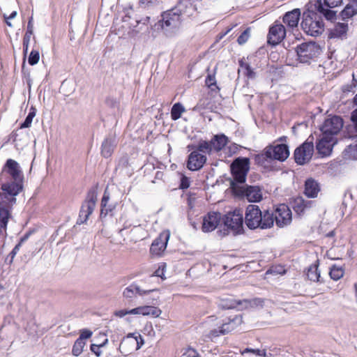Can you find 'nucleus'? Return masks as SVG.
<instances>
[{"mask_svg": "<svg viewBox=\"0 0 357 357\" xmlns=\"http://www.w3.org/2000/svg\"><path fill=\"white\" fill-rule=\"evenodd\" d=\"M250 28L246 29L238 38L237 42L239 45L245 44L250 38Z\"/></svg>", "mask_w": 357, "mask_h": 357, "instance_id": "obj_43", "label": "nucleus"}, {"mask_svg": "<svg viewBox=\"0 0 357 357\" xmlns=\"http://www.w3.org/2000/svg\"><path fill=\"white\" fill-rule=\"evenodd\" d=\"M312 201L305 200L299 197L294 199L293 208L298 215L303 213L306 209L310 208L312 205Z\"/></svg>", "mask_w": 357, "mask_h": 357, "instance_id": "obj_28", "label": "nucleus"}, {"mask_svg": "<svg viewBox=\"0 0 357 357\" xmlns=\"http://www.w3.org/2000/svg\"><path fill=\"white\" fill-rule=\"evenodd\" d=\"M36 109L34 107H31L24 121L21 124L20 128H26L30 127L31 125L33 119L36 116Z\"/></svg>", "mask_w": 357, "mask_h": 357, "instance_id": "obj_38", "label": "nucleus"}, {"mask_svg": "<svg viewBox=\"0 0 357 357\" xmlns=\"http://www.w3.org/2000/svg\"><path fill=\"white\" fill-rule=\"evenodd\" d=\"M5 22H6V24H7L8 26H10V27H12V26H13V25H12V24H11V22H10V20H5Z\"/></svg>", "mask_w": 357, "mask_h": 357, "instance_id": "obj_57", "label": "nucleus"}, {"mask_svg": "<svg viewBox=\"0 0 357 357\" xmlns=\"http://www.w3.org/2000/svg\"><path fill=\"white\" fill-rule=\"evenodd\" d=\"M307 276L308 279L313 282H319L320 278V272L318 270V264L311 265L307 271Z\"/></svg>", "mask_w": 357, "mask_h": 357, "instance_id": "obj_35", "label": "nucleus"}, {"mask_svg": "<svg viewBox=\"0 0 357 357\" xmlns=\"http://www.w3.org/2000/svg\"><path fill=\"white\" fill-rule=\"evenodd\" d=\"M21 247V243H19L17 244L15 248L13 249V250L10 252V255L11 257L10 262L12 261L13 259L15 257L17 252L19 251L20 248Z\"/></svg>", "mask_w": 357, "mask_h": 357, "instance_id": "obj_52", "label": "nucleus"}, {"mask_svg": "<svg viewBox=\"0 0 357 357\" xmlns=\"http://www.w3.org/2000/svg\"><path fill=\"white\" fill-rule=\"evenodd\" d=\"M348 3L357 6V0H349Z\"/></svg>", "mask_w": 357, "mask_h": 357, "instance_id": "obj_56", "label": "nucleus"}, {"mask_svg": "<svg viewBox=\"0 0 357 357\" xmlns=\"http://www.w3.org/2000/svg\"><path fill=\"white\" fill-rule=\"evenodd\" d=\"M97 202V192L95 190H90L84 202H83L80 211L79 218L77 220L78 224H83L86 222L89 216L93 212Z\"/></svg>", "mask_w": 357, "mask_h": 357, "instance_id": "obj_9", "label": "nucleus"}, {"mask_svg": "<svg viewBox=\"0 0 357 357\" xmlns=\"http://www.w3.org/2000/svg\"><path fill=\"white\" fill-rule=\"evenodd\" d=\"M242 322V317L236 315L232 319H229L228 321L222 323L221 326L218 327V329L215 328L211 330L207 336L209 339L212 340L213 337H218L220 335H225L234 330L238 326L241 325Z\"/></svg>", "mask_w": 357, "mask_h": 357, "instance_id": "obj_14", "label": "nucleus"}, {"mask_svg": "<svg viewBox=\"0 0 357 357\" xmlns=\"http://www.w3.org/2000/svg\"><path fill=\"white\" fill-rule=\"evenodd\" d=\"M221 220V214L218 212H209L203 218L202 231L210 232L216 229Z\"/></svg>", "mask_w": 357, "mask_h": 357, "instance_id": "obj_21", "label": "nucleus"}, {"mask_svg": "<svg viewBox=\"0 0 357 357\" xmlns=\"http://www.w3.org/2000/svg\"><path fill=\"white\" fill-rule=\"evenodd\" d=\"M298 59L301 63H309L320 53V48L315 43H303L296 47Z\"/></svg>", "mask_w": 357, "mask_h": 357, "instance_id": "obj_8", "label": "nucleus"}, {"mask_svg": "<svg viewBox=\"0 0 357 357\" xmlns=\"http://www.w3.org/2000/svg\"><path fill=\"white\" fill-rule=\"evenodd\" d=\"M211 142L206 141V140H201L199 142L196 150L199 152L200 153H205V154H211L213 152L212 146H211Z\"/></svg>", "mask_w": 357, "mask_h": 357, "instance_id": "obj_34", "label": "nucleus"}, {"mask_svg": "<svg viewBox=\"0 0 357 357\" xmlns=\"http://www.w3.org/2000/svg\"><path fill=\"white\" fill-rule=\"evenodd\" d=\"M230 167L233 177L231 188L232 189V184L243 185L249 171L250 160L248 158H238L233 161Z\"/></svg>", "mask_w": 357, "mask_h": 357, "instance_id": "obj_5", "label": "nucleus"}, {"mask_svg": "<svg viewBox=\"0 0 357 357\" xmlns=\"http://www.w3.org/2000/svg\"><path fill=\"white\" fill-rule=\"evenodd\" d=\"M31 35L32 34H29V33H26L24 36V38H23V49H24V54H26V53H27Z\"/></svg>", "mask_w": 357, "mask_h": 357, "instance_id": "obj_45", "label": "nucleus"}, {"mask_svg": "<svg viewBox=\"0 0 357 357\" xmlns=\"http://www.w3.org/2000/svg\"><path fill=\"white\" fill-rule=\"evenodd\" d=\"M132 312V310H120L116 312H115V315L119 317H123L124 316L127 314H134Z\"/></svg>", "mask_w": 357, "mask_h": 357, "instance_id": "obj_49", "label": "nucleus"}, {"mask_svg": "<svg viewBox=\"0 0 357 357\" xmlns=\"http://www.w3.org/2000/svg\"><path fill=\"white\" fill-rule=\"evenodd\" d=\"M170 234L168 231L161 232L152 243L150 252L153 255L160 256L166 249Z\"/></svg>", "mask_w": 357, "mask_h": 357, "instance_id": "obj_19", "label": "nucleus"}, {"mask_svg": "<svg viewBox=\"0 0 357 357\" xmlns=\"http://www.w3.org/2000/svg\"><path fill=\"white\" fill-rule=\"evenodd\" d=\"M185 112V108L180 102L175 103L171 110V117L176 121L181 118L182 113Z\"/></svg>", "mask_w": 357, "mask_h": 357, "instance_id": "obj_36", "label": "nucleus"}, {"mask_svg": "<svg viewBox=\"0 0 357 357\" xmlns=\"http://www.w3.org/2000/svg\"><path fill=\"white\" fill-rule=\"evenodd\" d=\"M199 0H181L178 4L172 8L183 20L185 17L193 15L197 11V6Z\"/></svg>", "mask_w": 357, "mask_h": 357, "instance_id": "obj_16", "label": "nucleus"}, {"mask_svg": "<svg viewBox=\"0 0 357 357\" xmlns=\"http://www.w3.org/2000/svg\"><path fill=\"white\" fill-rule=\"evenodd\" d=\"M27 238H28V236H24V238H22L21 239V241H20V243H22L24 241H25Z\"/></svg>", "mask_w": 357, "mask_h": 357, "instance_id": "obj_61", "label": "nucleus"}, {"mask_svg": "<svg viewBox=\"0 0 357 357\" xmlns=\"http://www.w3.org/2000/svg\"><path fill=\"white\" fill-rule=\"evenodd\" d=\"M154 275H155V276L162 278V275H163V269H160V268H158V269L155 271Z\"/></svg>", "mask_w": 357, "mask_h": 357, "instance_id": "obj_55", "label": "nucleus"}, {"mask_svg": "<svg viewBox=\"0 0 357 357\" xmlns=\"http://www.w3.org/2000/svg\"><path fill=\"white\" fill-rule=\"evenodd\" d=\"M301 16V11L298 8L287 12L283 17V22L289 28H294L298 26Z\"/></svg>", "mask_w": 357, "mask_h": 357, "instance_id": "obj_23", "label": "nucleus"}, {"mask_svg": "<svg viewBox=\"0 0 357 357\" xmlns=\"http://www.w3.org/2000/svg\"><path fill=\"white\" fill-rule=\"evenodd\" d=\"M354 102L357 105V94L354 98Z\"/></svg>", "mask_w": 357, "mask_h": 357, "instance_id": "obj_60", "label": "nucleus"}, {"mask_svg": "<svg viewBox=\"0 0 357 357\" xmlns=\"http://www.w3.org/2000/svg\"><path fill=\"white\" fill-rule=\"evenodd\" d=\"M85 345V342L81 340V339H77L73 347V354L77 356H79L83 351V348Z\"/></svg>", "mask_w": 357, "mask_h": 357, "instance_id": "obj_40", "label": "nucleus"}, {"mask_svg": "<svg viewBox=\"0 0 357 357\" xmlns=\"http://www.w3.org/2000/svg\"><path fill=\"white\" fill-rule=\"evenodd\" d=\"M343 0H314V8L322 14L328 20H333L336 17V12L331 10L342 4Z\"/></svg>", "mask_w": 357, "mask_h": 357, "instance_id": "obj_10", "label": "nucleus"}, {"mask_svg": "<svg viewBox=\"0 0 357 357\" xmlns=\"http://www.w3.org/2000/svg\"><path fill=\"white\" fill-rule=\"evenodd\" d=\"M153 0H141L142 3H148L151 2Z\"/></svg>", "mask_w": 357, "mask_h": 357, "instance_id": "obj_58", "label": "nucleus"}, {"mask_svg": "<svg viewBox=\"0 0 357 357\" xmlns=\"http://www.w3.org/2000/svg\"><path fill=\"white\" fill-rule=\"evenodd\" d=\"M229 31V30H228L226 33H225L224 35H227V33Z\"/></svg>", "mask_w": 357, "mask_h": 357, "instance_id": "obj_64", "label": "nucleus"}, {"mask_svg": "<svg viewBox=\"0 0 357 357\" xmlns=\"http://www.w3.org/2000/svg\"><path fill=\"white\" fill-rule=\"evenodd\" d=\"M301 27L307 35L318 36L324 31V22L317 13L308 10L303 15Z\"/></svg>", "mask_w": 357, "mask_h": 357, "instance_id": "obj_4", "label": "nucleus"}, {"mask_svg": "<svg viewBox=\"0 0 357 357\" xmlns=\"http://www.w3.org/2000/svg\"><path fill=\"white\" fill-rule=\"evenodd\" d=\"M182 21L179 14L171 9L162 13V19L155 24V27L160 29L167 37H172L178 31Z\"/></svg>", "mask_w": 357, "mask_h": 357, "instance_id": "obj_3", "label": "nucleus"}, {"mask_svg": "<svg viewBox=\"0 0 357 357\" xmlns=\"http://www.w3.org/2000/svg\"><path fill=\"white\" fill-rule=\"evenodd\" d=\"M329 275L331 279L334 280H338L340 279L344 275V270L338 266H333L329 272Z\"/></svg>", "mask_w": 357, "mask_h": 357, "instance_id": "obj_39", "label": "nucleus"}, {"mask_svg": "<svg viewBox=\"0 0 357 357\" xmlns=\"http://www.w3.org/2000/svg\"><path fill=\"white\" fill-rule=\"evenodd\" d=\"M231 307H234V305H231L228 306V308H231Z\"/></svg>", "mask_w": 357, "mask_h": 357, "instance_id": "obj_63", "label": "nucleus"}, {"mask_svg": "<svg viewBox=\"0 0 357 357\" xmlns=\"http://www.w3.org/2000/svg\"><path fill=\"white\" fill-rule=\"evenodd\" d=\"M107 342V340H105V342L102 344H100V345H97V344H91V351L97 356H100V354H101V351H100V347H103L104 344Z\"/></svg>", "mask_w": 357, "mask_h": 357, "instance_id": "obj_46", "label": "nucleus"}, {"mask_svg": "<svg viewBox=\"0 0 357 357\" xmlns=\"http://www.w3.org/2000/svg\"><path fill=\"white\" fill-rule=\"evenodd\" d=\"M110 199L109 193L108 190L106 189L104 192L102 200H101V210H100V217H105L107 214L111 213L114 208V206L108 204L109 200Z\"/></svg>", "mask_w": 357, "mask_h": 357, "instance_id": "obj_29", "label": "nucleus"}, {"mask_svg": "<svg viewBox=\"0 0 357 357\" xmlns=\"http://www.w3.org/2000/svg\"><path fill=\"white\" fill-rule=\"evenodd\" d=\"M337 142L336 137H329L321 135L316 145L317 153L321 157L330 155L332 152L333 147L335 144H337Z\"/></svg>", "mask_w": 357, "mask_h": 357, "instance_id": "obj_18", "label": "nucleus"}, {"mask_svg": "<svg viewBox=\"0 0 357 357\" xmlns=\"http://www.w3.org/2000/svg\"><path fill=\"white\" fill-rule=\"evenodd\" d=\"M206 84L208 88H210L212 91H214L215 89H219L217 84H216V79L215 75H208V76L206 78Z\"/></svg>", "mask_w": 357, "mask_h": 357, "instance_id": "obj_41", "label": "nucleus"}, {"mask_svg": "<svg viewBox=\"0 0 357 357\" xmlns=\"http://www.w3.org/2000/svg\"><path fill=\"white\" fill-rule=\"evenodd\" d=\"M23 178L20 165L8 159L0 173V233L6 229L10 210L16 202L15 196L22 190Z\"/></svg>", "mask_w": 357, "mask_h": 357, "instance_id": "obj_1", "label": "nucleus"}, {"mask_svg": "<svg viewBox=\"0 0 357 357\" xmlns=\"http://www.w3.org/2000/svg\"><path fill=\"white\" fill-rule=\"evenodd\" d=\"M289 155L288 146L286 144H278L276 146H267L264 153L258 155V161L261 159L285 160Z\"/></svg>", "mask_w": 357, "mask_h": 357, "instance_id": "obj_7", "label": "nucleus"}, {"mask_svg": "<svg viewBox=\"0 0 357 357\" xmlns=\"http://www.w3.org/2000/svg\"><path fill=\"white\" fill-rule=\"evenodd\" d=\"M357 15V6L347 3L341 11L340 16L342 20L350 19Z\"/></svg>", "mask_w": 357, "mask_h": 357, "instance_id": "obj_32", "label": "nucleus"}, {"mask_svg": "<svg viewBox=\"0 0 357 357\" xmlns=\"http://www.w3.org/2000/svg\"><path fill=\"white\" fill-rule=\"evenodd\" d=\"M131 312L134 314L151 315L153 317H158L161 314L162 311L157 307L146 305L132 309Z\"/></svg>", "mask_w": 357, "mask_h": 357, "instance_id": "obj_25", "label": "nucleus"}, {"mask_svg": "<svg viewBox=\"0 0 357 357\" xmlns=\"http://www.w3.org/2000/svg\"><path fill=\"white\" fill-rule=\"evenodd\" d=\"M92 335V332L89 330H82L81 334L78 339H81V340L84 341L85 340L89 338Z\"/></svg>", "mask_w": 357, "mask_h": 357, "instance_id": "obj_48", "label": "nucleus"}, {"mask_svg": "<svg viewBox=\"0 0 357 357\" xmlns=\"http://www.w3.org/2000/svg\"><path fill=\"white\" fill-rule=\"evenodd\" d=\"M116 146L114 138H107L102 144L101 153L103 157L109 158L111 156Z\"/></svg>", "mask_w": 357, "mask_h": 357, "instance_id": "obj_31", "label": "nucleus"}, {"mask_svg": "<svg viewBox=\"0 0 357 357\" xmlns=\"http://www.w3.org/2000/svg\"><path fill=\"white\" fill-rule=\"evenodd\" d=\"M190 186V180L185 176H182L181 178L180 188L187 189Z\"/></svg>", "mask_w": 357, "mask_h": 357, "instance_id": "obj_47", "label": "nucleus"}, {"mask_svg": "<svg viewBox=\"0 0 357 357\" xmlns=\"http://www.w3.org/2000/svg\"><path fill=\"white\" fill-rule=\"evenodd\" d=\"M314 153L313 138L309 137L305 142L294 151V159L297 164L304 165L310 161Z\"/></svg>", "mask_w": 357, "mask_h": 357, "instance_id": "obj_12", "label": "nucleus"}, {"mask_svg": "<svg viewBox=\"0 0 357 357\" xmlns=\"http://www.w3.org/2000/svg\"><path fill=\"white\" fill-rule=\"evenodd\" d=\"M116 104V101H113L112 103L111 104V105L112 107H114Z\"/></svg>", "mask_w": 357, "mask_h": 357, "instance_id": "obj_62", "label": "nucleus"}, {"mask_svg": "<svg viewBox=\"0 0 357 357\" xmlns=\"http://www.w3.org/2000/svg\"><path fill=\"white\" fill-rule=\"evenodd\" d=\"M343 154L345 159L357 160V143L354 145H349L344 150Z\"/></svg>", "mask_w": 357, "mask_h": 357, "instance_id": "obj_37", "label": "nucleus"}, {"mask_svg": "<svg viewBox=\"0 0 357 357\" xmlns=\"http://www.w3.org/2000/svg\"><path fill=\"white\" fill-rule=\"evenodd\" d=\"M206 162V155L195 150L188 155L187 167L191 171H197L200 169Z\"/></svg>", "mask_w": 357, "mask_h": 357, "instance_id": "obj_22", "label": "nucleus"}, {"mask_svg": "<svg viewBox=\"0 0 357 357\" xmlns=\"http://www.w3.org/2000/svg\"><path fill=\"white\" fill-rule=\"evenodd\" d=\"M143 344L144 340L141 335L129 334L121 340L119 350L123 354L128 355L133 351L139 349Z\"/></svg>", "mask_w": 357, "mask_h": 357, "instance_id": "obj_13", "label": "nucleus"}, {"mask_svg": "<svg viewBox=\"0 0 357 357\" xmlns=\"http://www.w3.org/2000/svg\"><path fill=\"white\" fill-rule=\"evenodd\" d=\"M274 222L278 227H284L289 225L292 220L291 211L285 204L279 205L273 213Z\"/></svg>", "mask_w": 357, "mask_h": 357, "instance_id": "obj_17", "label": "nucleus"}, {"mask_svg": "<svg viewBox=\"0 0 357 357\" xmlns=\"http://www.w3.org/2000/svg\"><path fill=\"white\" fill-rule=\"evenodd\" d=\"M348 31V24L339 22L336 24L331 31V38H343Z\"/></svg>", "mask_w": 357, "mask_h": 357, "instance_id": "obj_30", "label": "nucleus"}, {"mask_svg": "<svg viewBox=\"0 0 357 357\" xmlns=\"http://www.w3.org/2000/svg\"><path fill=\"white\" fill-rule=\"evenodd\" d=\"M40 59V53L38 50H33L29 56L28 62L30 65L33 66L38 63Z\"/></svg>", "mask_w": 357, "mask_h": 357, "instance_id": "obj_42", "label": "nucleus"}, {"mask_svg": "<svg viewBox=\"0 0 357 357\" xmlns=\"http://www.w3.org/2000/svg\"><path fill=\"white\" fill-rule=\"evenodd\" d=\"M319 190V185L315 180L309 178L305 181L304 192L307 197H316Z\"/></svg>", "mask_w": 357, "mask_h": 357, "instance_id": "obj_26", "label": "nucleus"}, {"mask_svg": "<svg viewBox=\"0 0 357 357\" xmlns=\"http://www.w3.org/2000/svg\"><path fill=\"white\" fill-rule=\"evenodd\" d=\"M232 192L235 196L245 197L249 202H258L262 199V193L259 186H246L232 184Z\"/></svg>", "mask_w": 357, "mask_h": 357, "instance_id": "obj_6", "label": "nucleus"}, {"mask_svg": "<svg viewBox=\"0 0 357 357\" xmlns=\"http://www.w3.org/2000/svg\"><path fill=\"white\" fill-rule=\"evenodd\" d=\"M153 291H155V289L143 290L136 284H131L130 285L124 289L123 291V296L126 298H132L135 297L137 294L139 296H143L145 294H148Z\"/></svg>", "mask_w": 357, "mask_h": 357, "instance_id": "obj_24", "label": "nucleus"}, {"mask_svg": "<svg viewBox=\"0 0 357 357\" xmlns=\"http://www.w3.org/2000/svg\"><path fill=\"white\" fill-rule=\"evenodd\" d=\"M33 17H31L29 20L27 24L26 33L33 34Z\"/></svg>", "mask_w": 357, "mask_h": 357, "instance_id": "obj_51", "label": "nucleus"}, {"mask_svg": "<svg viewBox=\"0 0 357 357\" xmlns=\"http://www.w3.org/2000/svg\"><path fill=\"white\" fill-rule=\"evenodd\" d=\"M343 127V120L337 116H333L325 119L321 126L322 135L326 137H336Z\"/></svg>", "mask_w": 357, "mask_h": 357, "instance_id": "obj_11", "label": "nucleus"}, {"mask_svg": "<svg viewBox=\"0 0 357 357\" xmlns=\"http://www.w3.org/2000/svg\"><path fill=\"white\" fill-rule=\"evenodd\" d=\"M244 352H252V354H255L256 356H264V357H269L271 356V354H269V355H268L265 350H260V349H246Z\"/></svg>", "mask_w": 357, "mask_h": 357, "instance_id": "obj_44", "label": "nucleus"}, {"mask_svg": "<svg viewBox=\"0 0 357 357\" xmlns=\"http://www.w3.org/2000/svg\"><path fill=\"white\" fill-rule=\"evenodd\" d=\"M351 119L354 122L356 135L357 136V109L352 112Z\"/></svg>", "mask_w": 357, "mask_h": 357, "instance_id": "obj_50", "label": "nucleus"}, {"mask_svg": "<svg viewBox=\"0 0 357 357\" xmlns=\"http://www.w3.org/2000/svg\"><path fill=\"white\" fill-rule=\"evenodd\" d=\"M240 68L238 72H242L249 79L255 77V73L253 71L250 64L245 61L241 60L239 61Z\"/></svg>", "mask_w": 357, "mask_h": 357, "instance_id": "obj_33", "label": "nucleus"}, {"mask_svg": "<svg viewBox=\"0 0 357 357\" xmlns=\"http://www.w3.org/2000/svg\"><path fill=\"white\" fill-rule=\"evenodd\" d=\"M186 357H199L198 354L195 349H189Z\"/></svg>", "mask_w": 357, "mask_h": 357, "instance_id": "obj_53", "label": "nucleus"}, {"mask_svg": "<svg viewBox=\"0 0 357 357\" xmlns=\"http://www.w3.org/2000/svg\"><path fill=\"white\" fill-rule=\"evenodd\" d=\"M188 202L189 206L190 208H192L193 206H192V200L190 199H188Z\"/></svg>", "mask_w": 357, "mask_h": 357, "instance_id": "obj_59", "label": "nucleus"}, {"mask_svg": "<svg viewBox=\"0 0 357 357\" xmlns=\"http://www.w3.org/2000/svg\"><path fill=\"white\" fill-rule=\"evenodd\" d=\"M17 15V11H13L9 16H7L6 14L3 15L4 20H12L15 18Z\"/></svg>", "mask_w": 357, "mask_h": 357, "instance_id": "obj_54", "label": "nucleus"}, {"mask_svg": "<svg viewBox=\"0 0 357 357\" xmlns=\"http://www.w3.org/2000/svg\"><path fill=\"white\" fill-rule=\"evenodd\" d=\"M286 36V30L282 24L273 25L270 29L268 36V43L275 45L280 43Z\"/></svg>", "mask_w": 357, "mask_h": 357, "instance_id": "obj_20", "label": "nucleus"}, {"mask_svg": "<svg viewBox=\"0 0 357 357\" xmlns=\"http://www.w3.org/2000/svg\"><path fill=\"white\" fill-rule=\"evenodd\" d=\"M225 225L238 234L243 229V218L239 210L227 213L224 218Z\"/></svg>", "mask_w": 357, "mask_h": 357, "instance_id": "obj_15", "label": "nucleus"}, {"mask_svg": "<svg viewBox=\"0 0 357 357\" xmlns=\"http://www.w3.org/2000/svg\"><path fill=\"white\" fill-rule=\"evenodd\" d=\"M211 142L213 152L218 153L227 145L228 138L225 135H216L211 139Z\"/></svg>", "mask_w": 357, "mask_h": 357, "instance_id": "obj_27", "label": "nucleus"}, {"mask_svg": "<svg viewBox=\"0 0 357 357\" xmlns=\"http://www.w3.org/2000/svg\"><path fill=\"white\" fill-rule=\"evenodd\" d=\"M245 223L250 229H267L274 225L273 213L268 211L262 212L256 205H249L246 208Z\"/></svg>", "mask_w": 357, "mask_h": 357, "instance_id": "obj_2", "label": "nucleus"}]
</instances>
